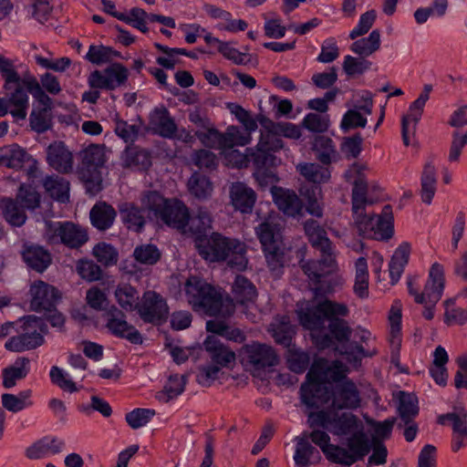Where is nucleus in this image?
<instances>
[{
    "label": "nucleus",
    "mask_w": 467,
    "mask_h": 467,
    "mask_svg": "<svg viewBox=\"0 0 467 467\" xmlns=\"http://www.w3.org/2000/svg\"><path fill=\"white\" fill-rule=\"evenodd\" d=\"M271 192L275 203L285 214L288 216L301 214L303 202L294 191L273 185Z\"/></svg>",
    "instance_id": "nucleus-24"
},
{
    "label": "nucleus",
    "mask_w": 467,
    "mask_h": 467,
    "mask_svg": "<svg viewBox=\"0 0 467 467\" xmlns=\"http://www.w3.org/2000/svg\"><path fill=\"white\" fill-rule=\"evenodd\" d=\"M213 218L211 213L204 208H199L192 216L189 214L186 233L193 240L194 246L200 244V240L209 236L207 234L212 229Z\"/></svg>",
    "instance_id": "nucleus-26"
},
{
    "label": "nucleus",
    "mask_w": 467,
    "mask_h": 467,
    "mask_svg": "<svg viewBox=\"0 0 467 467\" xmlns=\"http://www.w3.org/2000/svg\"><path fill=\"white\" fill-rule=\"evenodd\" d=\"M313 150L317 153V160L325 165H328L337 160V151L332 139L327 136L316 137Z\"/></svg>",
    "instance_id": "nucleus-44"
},
{
    "label": "nucleus",
    "mask_w": 467,
    "mask_h": 467,
    "mask_svg": "<svg viewBox=\"0 0 467 467\" xmlns=\"http://www.w3.org/2000/svg\"><path fill=\"white\" fill-rule=\"evenodd\" d=\"M155 415V410L151 409L137 408L125 415L128 425L137 430L145 426Z\"/></svg>",
    "instance_id": "nucleus-58"
},
{
    "label": "nucleus",
    "mask_w": 467,
    "mask_h": 467,
    "mask_svg": "<svg viewBox=\"0 0 467 467\" xmlns=\"http://www.w3.org/2000/svg\"><path fill=\"white\" fill-rule=\"evenodd\" d=\"M299 393L301 402L309 409H318L332 398V389L327 383L304 382Z\"/></svg>",
    "instance_id": "nucleus-20"
},
{
    "label": "nucleus",
    "mask_w": 467,
    "mask_h": 467,
    "mask_svg": "<svg viewBox=\"0 0 467 467\" xmlns=\"http://www.w3.org/2000/svg\"><path fill=\"white\" fill-rule=\"evenodd\" d=\"M411 246L408 242H402L395 250L389 264L391 285L397 284L409 263Z\"/></svg>",
    "instance_id": "nucleus-34"
},
{
    "label": "nucleus",
    "mask_w": 467,
    "mask_h": 467,
    "mask_svg": "<svg viewBox=\"0 0 467 467\" xmlns=\"http://www.w3.org/2000/svg\"><path fill=\"white\" fill-rule=\"evenodd\" d=\"M337 315H349L348 306L325 298L316 306L301 310L298 319L304 328L314 331L324 329L325 319Z\"/></svg>",
    "instance_id": "nucleus-10"
},
{
    "label": "nucleus",
    "mask_w": 467,
    "mask_h": 467,
    "mask_svg": "<svg viewBox=\"0 0 467 467\" xmlns=\"http://www.w3.org/2000/svg\"><path fill=\"white\" fill-rule=\"evenodd\" d=\"M30 360L26 357H19L14 365L6 367L2 371L3 387L11 389L16 386L17 379H25L29 373Z\"/></svg>",
    "instance_id": "nucleus-38"
},
{
    "label": "nucleus",
    "mask_w": 467,
    "mask_h": 467,
    "mask_svg": "<svg viewBox=\"0 0 467 467\" xmlns=\"http://www.w3.org/2000/svg\"><path fill=\"white\" fill-rule=\"evenodd\" d=\"M425 104H422L418 99H415L410 105L409 109V113L406 116L402 117L401 119V135H402V140L405 146L410 145V139H409V130H408V125L409 122L411 121L416 125L418 121L420 119L421 115L423 113Z\"/></svg>",
    "instance_id": "nucleus-52"
},
{
    "label": "nucleus",
    "mask_w": 467,
    "mask_h": 467,
    "mask_svg": "<svg viewBox=\"0 0 467 467\" xmlns=\"http://www.w3.org/2000/svg\"><path fill=\"white\" fill-rule=\"evenodd\" d=\"M398 410L401 420L405 424L410 423L419 414L416 398L409 393L401 391Z\"/></svg>",
    "instance_id": "nucleus-51"
},
{
    "label": "nucleus",
    "mask_w": 467,
    "mask_h": 467,
    "mask_svg": "<svg viewBox=\"0 0 467 467\" xmlns=\"http://www.w3.org/2000/svg\"><path fill=\"white\" fill-rule=\"evenodd\" d=\"M231 201L236 210L250 213L256 201V193L244 183L237 182L231 188Z\"/></svg>",
    "instance_id": "nucleus-32"
},
{
    "label": "nucleus",
    "mask_w": 467,
    "mask_h": 467,
    "mask_svg": "<svg viewBox=\"0 0 467 467\" xmlns=\"http://www.w3.org/2000/svg\"><path fill=\"white\" fill-rule=\"evenodd\" d=\"M26 210H35L40 204L41 196L31 185L22 184L15 199Z\"/></svg>",
    "instance_id": "nucleus-55"
},
{
    "label": "nucleus",
    "mask_w": 467,
    "mask_h": 467,
    "mask_svg": "<svg viewBox=\"0 0 467 467\" xmlns=\"http://www.w3.org/2000/svg\"><path fill=\"white\" fill-rule=\"evenodd\" d=\"M146 209L167 226L186 233L189 209L178 199H168L157 191L147 192L141 199Z\"/></svg>",
    "instance_id": "nucleus-7"
},
{
    "label": "nucleus",
    "mask_w": 467,
    "mask_h": 467,
    "mask_svg": "<svg viewBox=\"0 0 467 467\" xmlns=\"http://www.w3.org/2000/svg\"><path fill=\"white\" fill-rule=\"evenodd\" d=\"M302 435L318 446L328 462L350 466L361 461L371 450L370 441L365 432H357L346 441V447L331 444L330 437L321 430L303 431Z\"/></svg>",
    "instance_id": "nucleus-4"
},
{
    "label": "nucleus",
    "mask_w": 467,
    "mask_h": 467,
    "mask_svg": "<svg viewBox=\"0 0 467 467\" xmlns=\"http://www.w3.org/2000/svg\"><path fill=\"white\" fill-rule=\"evenodd\" d=\"M32 393L29 389L21 390L17 395L4 393L1 397L2 406L10 412L17 413L34 405Z\"/></svg>",
    "instance_id": "nucleus-39"
},
{
    "label": "nucleus",
    "mask_w": 467,
    "mask_h": 467,
    "mask_svg": "<svg viewBox=\"0 0 467 467\" xmlns=\"http://www.w3.org/2000/svg\"><path fill=\"white\" fill-rule=\"evenodd\" d=\"M192 161L195 166L209 171L215 170L218 165L217 156L211 150L201 149L193 152Z\"/></svg>",
    "instance_id": "nucleus-64"
},
{
    "label": "nucleus",
    "mask_w": 467,
    "mask_h": 467,
    "mask_svg": "<svg viewBox=\"0 0 467 467\" xmlns=\"http://www.w3.org/2000/svg\"><path fill=\"white\" fill-rule=\"evenodd\" d=\"M137 312L144 323L157 325L167 319L169 307L159 293L148 290L143 293Z\"/></svg>",
    "instance_id": "nucleus-13"
},
{
    "label": "nucleus",
    "mask_w": 467,
    "mask_h": 467,
    "mask_svg": "<svg viewBox=\"0 0 467 467\" xmlns=\"http://www.w3.org/2000/svg\"><path fill=\"white\" fill-rule=\"evenodd\" d=\"M44 188L56 201L66 203L69 201V182L57 175L47 176L43 182Z\"/></svg>",
    "instance_id": "nucleus-42"
},
{
    "label": "nucleus",
    "mask_w": 467,
    "mask_h": 467,
    "mask_svg": "<svg viewBox=\"0 0 467 467\" xmlns=\"http://www.w3.org/2000/svg\"><path fill=\"white\" fill-rule=\"evenodd\" d=\"M259 123L263 127L260 140L255 147L246 148L250 164L255 169L256 180L263 186L273 185L278 182V177L274 171L279 162L275 153L284 147L283 140L275 130V123L266 117H261Z\"/></svg>",
    "instance_id": "nucleus-2"
},
{
    "label": "nucleus",
    "mask_w": 467,
    "mask_h": 467,
    "mask_svg": "<svg viewBox=\"0 0 467 467\" xmlns=\"http://www.w3.org/2000/svg\"><path fill=\"white\" fill-rule=\"evenodd\" d=\"M120 57V52L110 47L91 45L85 57L94 65H101Z\"/></svg>",
    "instance_id": "nucleus-50"
},
{
    "label": "nucleus",
    "mask_w": 467,
    "mask_h": 467,
    "mask_svg": "<svg viewBox=\"0 0 467 467\" xmlns=\"http://www.w3.org/2000/svg\"><path fill=\"white\" fill-rule=\"evenodd\" d=\"M116 216L115 209L105 202H97L89 213L91 224L99 231L109 229L113 225Z\"/></svg>",
    "instance_id": "nucleus-35"
},
{
    "label": "nucleus",
    "mask_w": 467,
    "mask_h": 467,
    "mask_svg": "<svg viewBox=\"0 0 467 467\" xmlns=\"http://www.w3.org/2000/svg\"><path fill=\"white\" fill-rule=\"evenodd\" d=\"M295 441L296 443L294 454L296 467H308L309 464L317 463L321 460L319 451L302 434L296 437Z\"/></svg>",
    "instance_id": "nucleus-31"
},
{
    "label": "nucleus",
    "mask_w": 467,
    "mask_h": 467,
    "mask_svg": "<svg viewBox=\"0 0 467 467\" xmlns=\"http://www.w3.org/2000/svg\"><path fill=\"white\" fill-rule=\"evenodd\" d=\"M304 230L311 245L320 251L321 258L303 262L301 268L308 278L309 286L315 297L325 298L334 292L337 285L333 275L335 257L332 243L327 237L325 228L314 219H308L304 223Z\"/></svg>",
    "instance_id": "nucleus-1"
},
{
    "label": "nucleus",
    "mask_w": 467,
    "mask_h": 467,
    "mask_svg": "<svg viewBox=\"0 0 467 467\" xmlns=\"http://www.w3.org/2000/svg\"><path fill=\"white\" fill-rule=\"evenodd\" d=\"M122 223L128 230L141 233L146 224L144 209L134 202H122L118 206Z\"/></svg>",
    "instance_id": "nucleus-29"
},
{
    "label": "nucleus",
    "mask_w": 467,
    "mask_h": 467,
    "mask_svg": "<svg viewBox=\"0 0 467 467\" xmlns=\"http://www.w3.org/2000/svg\"><path fill=\"white\" fill-rule=\"evenodd\" d=\"M93 255L105 266L114 265L118 262V251L109 244L99 243L93 248Z\"/></svg>",
    "instance_id": "nucleus-57"
},
{
    "label": "nucleus",
    "mask_w": 467,
    "mask_h": 467,
    "mask_svg": "<svg viewBox=\"0 0 467 467\" xmlns=\"http://www.w3.org/2000/svg\"><path fill=\"white\" fill-rule=\"evenodd\" d=\"M28 268L43 273L52 263L51 254L41 245L25 244L21 253Z\"/></svg>",
    "instance_id": "nucleus-28"
},
{
    "label": "nucleus",
    "mask_w": 467,
    "mask_h": 467,
    "mask_svg": "<svg viewBox=\"0 0 467 467\" xmlns=\"http://www.w3.org/2000/svg\"><path fill=\"white\" fill-rule=\"evenodd\" d=\"M328 371L327 360L323 358H317L311 365L306 377V382L327 383Z\"/></svg>",
    "instance_id": "nucleus-59"
},
{
    "label": "nucleus",
    "mask_w": 467,
    "mask_h": 467,
    "mask_svg": "<svg viewBox=\"0 0 467 467\" xmlns=\"http://www.w3.org/2000/svg\"><path fill=\"white\" fill-rule=\"evenodd\" d=\"M195 248L199 255L209 263L227 262L231 268L238 271L245 270L248 264L246 244L237 238L218 232H213L205 239H201Z\"/></svg>",
    "instance_id": "nucleus-6"
},
{
    "label": "nucleus",
    "mask_w": 467,
    "mask_h": 467,
    "mask_svg": "<svg viewBox=\"0 0 467 467\" xmlns=\"http://www.w3.org/2000/svg\"><path fill=\"white\" fill-rule=\"evenodd\" d=\"M114 131L124 142H134L138 136L140 128L134 124H129L126 120L117 117L115 119Z\"/></svg>",
    "instance_id": "nucleus-62"
},
{
    "label": "nucleus",
    "mask_w": 467,
    "mask_h": 467,
    "mask_svg": "<svg viewBox=\"0 0 467 467\" xmlns=\"http://www.w3.org/2000/svg\"><path fill=\"white\" fill-rule=\"evenodd\" d=\"M444 271L443 266L439 263H434L430 269L429 278L425 284L422 293H419L415 288L416 277H408L407 286L408 292L414 296L417 304L423 305L425 303L437 304L441 298L444 289Z\"/></svg>",
    "instance_id": "nucleus-11"
},
{
    "label": "nucleus",
    "mask_w": 467,
    "mask_h": 467,
    "mask_svg": "<svg viewBox=\"0 0 467 467\" xmlns=\"http://www.w3.org/2000/svg\"><path fill=\"white\" fill-rule=\"evenodd\" d=\"M4 97L0 98V117L11 114L15 122L25 120L29 108V85L34 75L21 77L12 61L7 67H3Z\"/></svg>",
    "instance_id": "nucleus-5"
},
{
    "label": "nucleus",
    "mask_w": 467,
    "mask_h": 467,
    "mask_svg": "<svg viewBox=\"0 0 467 467\" xmlns=\"http://www.w3.org/2000/svg\"><path fill=\"white\" fill-rule=\"evenodd\" d=\"M213 364L222 368H230L235 361V353L224 346L214 336H208L203 342Z\"/></svg>",
    "instance_id": "nucleus-27"
},
{
    "label": "nucleus",
    "mask_w": 467,
    "mask_h": 467,
    "mask_svg": "<svg viewBox=\"0 0 467 467\" xmlns=\"http://www.w3.org/2000/svg\"><path fill=\"white\" fill-rule=\"evenodd\" d=\"M465 418V415L461 417L455 412H449L440 415L438 417L437 422L441 425L451 423L453 433H460L463 439H467V421Z\"/></svg>",
    "instance_id": "nucleus-61"
},
{
    "label": "nucleus",
    "mask_w": 467,
    "mask_h": 467,
    "mask_svg": "<svg viewBox=\"0 0 467 467\" xmlns=\"http://www.w3.org/2000/svg\"><path fill=\"white\" fill-rule=\"evenodd\" d=\"M348 316V315H337L327 319V329L330 337H332L333 341H337L341 345L350 340L353 332L348 322L344 319V317Z\"/></svg>",
    "instance_id": "nucleus-41"
},
{
    "label": "nucleus",
    "mask_w": 467,
    "mask_h": 467,
    "mask_svg": "<svg viewBox=\"0 0 467 467\" xmlns=\"http://www.w3.org/2000/svg\"><path fill=\"white\" fill-rule=\"evenodd\" d=\"M234 299L240 305L253 302L257 296L255 285L245 276L238 275L232 285Z\"/></svg>",
    "instance_id": "nucleus-40"
},
{
    "label": "nucleus",
    "mask_w": 467,
    "mask_h": 467,
    "mask_svg": "<svg viewBox=\"0 0 467 467\" xmlns=\"http://www.w3.org/2000/svg\"><path fill=\"white\" fill-rule=\"evenodd\" d=\"M31 156L16 143L0 148V165L6 168L20 170Z\"/></svg>",
    "instance_id": "nucleus-33"
},
{
    "label": "nucleus",
    "mask_w": 467,
    "mask_h": 467,
    "mask_svg": "<svg viewBox=\"0 0 467 467\" xmlns=\"http://www.w3.org/2000/svg\"><path fill=\"white\" fill-rule=\"evenodd\" d=\"M30 306L36 312H43L57 306L61 298V294L55 286L38 280L30 286Z\"/></svg>",
    "instance_id": "nucleus-16"
},
{
    "label": "nucleus",
    "mask_w": 467,
    "mask_h": 467,
    "mask_svg": "<svg viewBox=\"0 0 467 467\" xmlns=\"http://www.w3.org/2000/svg\"><path fill=\"white\" fill-rule=\"evenodd\" d=\"M105 163V156L99 146L91 145L81 153L80 174L87 183H100L99 169Z\"/></svg>",
    "instance_id": "nucleus-18"
},
{
    "label": "nucleus",
    "mask_w": 467,
    "mask_h": 467,
    "mask_svg": "<svg viewBox=\"0 0 467 467\" xmlns=\"http://www.w3.org/2000/svg\"><path fill=\"white\" fill-rule=\"evenodd\" d=\"M188 190L197 199L205 200L212 194L213 183L206 175L194 171L188 181Z\"/></svg>",
    "instance_id": "nucleus-46"
},
{
    "label": "nucleus",
    "mask_w": 467,
    "mask_h": 467,
    "mask_svg": "<svg viewBox=\"0 0 467 467\" xmlns=\"http://www.w3.org/2000/svg\"><path fill=\"white\" fill-rule=\"evenodd\" d=\"M195 136L208 148L224 150V132H221L212 126L205 130L195 131Z\"/></svg>",
    "instance_id": "nucleus-53"
},
{
    "label": "nucleus",
    "mask_w": 467,
    "mask_h": 467,
    "mask_svg": "<svg viewBox=\"0 0 467 467\" xmlns=\"http://www.w3.org/2000/svg\"><path fill=\"white\" fill-rule=\"evenodd\" d=\"M185 389V379L184 377H179L178 375H171L169 378L168 383L164 386L162 391L158 393V399L164 402H169L170 400L177 398L181 395Z\"/></svg>",
    "instance_id": "nucleus-54"
},
{
    "label": "nucleus",
    "mask_w": 467,
    "mask_h": 467,
    "mask_svg": "<svg viewBox=\"0 0 467 467\" xmlns=\"http://www.w3.org/2000/svg\"><path fill=\"white\" fill-rule=\"evenodd\" d=\"M371 62L365 58H357L350 55L344 57L343 69L348 77L362 75L370 68Z\"/></svg>",
    "instance_id": "nucleus-63"
},
{
    "label": "nucleus",
    "mask_w": 467,
    "mask_h": 467,
    "mask_svg": "<svg viewBox=\"0 0 467 467\" xmlns=\"http://www.w3.org/2000/svg\"><path fill=\"white\" fill-rule=\"evenodd\" d=\"M46 237L50 244H64L70 249H78L88 241V231L69 221L46 223Z\"/></svg>",
    "instance_id": "nucleus-9"
},
{
    "label": "nucleus",
    "mask_w": 467,
    "mask_h": 467,
    "mask_svg": "<svg viewBox=\"0 0 467 467\" xmlns=\"http://www.w3.org/2000/svg\"><path fill=\"white\" fill-rule=\"evenodd\" d=\"M106 328L115 337L127 339L134 345H141L143 337L140 332L126 320V314L112 305L105 312Z\"/></svg>",
    "instance_id": "nucleus-12"
},
{
    "label": "nucleus",
    "mask_w": 467,
    "mask_h": 467,
    "mask_svg": "<svg viewBox=\"0 0 467 467\" xmlns=\"http://www.w3.org/2000/svg\"><path fill=\"white\" fill-rule=\"evenodd\" d=\"M242 355L243 361L249 363L255 369L273 367L278 363V357L273 348L258 342L244 345Z\"/></svg>",
    "instance_id": "nucleus-17"
},
{
    "label": "nucleus",
    "mask_w": 467,
    "mask_h": 467,
    "mask_svg": "<svg viewBox=\"0 0 467 467\" xmlns=\"http://www.w3.org/2000/svg\"><path fill=\"white\" fill-rule=\"evenodd\" d=\"M336 436H353L357 432H364L358 418L351 412L338 413L333 411L329 430Z\"/></svg>",
    "instance_id": "nucleus-25"
},
{
    "label": "nucleus",
    "mask_w": 467,
    "mask_h": 467,
    "mask_svg": "<svg viewBox=\"0 0 467 467\" xmlns=\"http://www.w3.org/2000/svg\"><path fill=\"white\" fill-rule=\"evenodd\" d=\"M380 47V33L375 29L368 37H363L352 43L350 49L361 57H368L377 51Z\"/></svg>",
    "instance_id": "nucleus-48"
},
{
    "label": "nucleus",
    "mask_w": 467,
    "mask_h": 467,
    "mask_svg": "<svg viewBox=\"0 0 467 467\" xmlns=\"http://www.w3.org/2000/svg\"><path fill=\"white\" fill-rule=\"evenodd\" d=\"M375 234L372 235L371 239L377 241H389L394 234V217L392 213V207L389 204H386L379 215L376 214L374 223Z\"/></svg>",
    "instance_id": "nucleus-36"
},
{
    "label": "nucleus",
    "mask_w": 467,
    "mask_h": 467,
    "mask_svg": "<svg viewBox=\"0 0 467 467\" xmlns=\"http://www.w3.org/2000/svg\"><path fill=\"white\" fill-rule=\"evenodd\" d=\"M225 141L224 150L232 149L234 146H245L251 141V135L244 131L241 128L232 125L224 132Z\"/></svg>",
    "instance_id": "nucleus-56"
},
{
    "label": "nucleus",
    "mask_w": 467,
    "mask_h": 467,
    "mask_svg": "<svg viewBox=\"0 0 467 467\" xmlns=\"http://www.w3.org/2000/svg\"><path fill=\"white\" fill-rule=\"evenodd\" d=\"M66 442L57 436L47 435L35 441L26 448V457L30 460H38L47 454L56 455L64 451Z\"/></svg>",
    "instance_id": "nucleus-23"
},
{
    "label": "nucleus",
    "mask_w": 467,
    "mask_h": 467,
    "mask_svg": "<svg viewBox=\"0 0 467 467\" xmlns=\"http://www.w3.org/2000/svg\"><path fill=\"white\" fill-rule=\"evenodd\" d=\"M129 78L128 68L115 62L103 71L94 70L88 77V85L92 88L114 90L126 84Z\"/></svg>",
    "instance_id": "nucleus-14"
},
{
    "label": "nucleus",
    "mask_w": 467,
    "mask_h": 467,
    "mask_svg": "<svg viewBox=\"0 0 467 467\" xmlns=\"http://www.w3.org/2000/svg\"><path fill=\"white\" fill-rule=\"evenodd\" d=\"M149 124L154 134L166 139H172L177 132V124L164 106L155 108L150 114Z\"/></svg>",
    "instance_id": "nucleus-22"
},
{
    "label": "nucleus",
    "mask_w": 467,
    "mask_h": 467,
    "mask_svg": "<svg viewBox=\"0 0 467 467\" xmlns=\"http://www.w3.org/2000/svg\"><path fill=\"white\" fill-rule=\"evenodd\" d=\"M115 297L123 310H137L140 304L138 290L130 284H119L115 290Z\"/></svg>",
    "instance_id": "nucleus-45"
},
{
    "label": "nucleus",
    "mask_w": 467,
    "mask_h": 467,
    "mask_svg": "<svg viewBox=\"0 0 467 467\" xmlns=\"http://www.w3.org/2000/svg\"><path fill=\"white\" fill-rule=\"evenodd\" d=\"M124 168H137L147 171L152 164L150 152L137 145H128L121 154Z\"/></svg>",
    "instance_id": "nucleus-30"
},
{
    "label": "nucleus",
    "mask_w": 467,
    "mask_h": 467,
    "mask_svg": "<svg viewBox=\"0 0 467 467\" xmlns=\"http://www.w3.org/2000/svg\"><path fill=\"white\" fill-rule=\"evenodd\" d=\"M136 261L144 265H155L161 259V253L155 244L137 246L133 252Z\"/></svg>",
    "instance_id": "nucleus-60"
},
{
    "label": "nucleus",
    "mask_w": 467,
    "mask_h": 467,
    "mask_svg": "<svg viewBox=\"0 0 467 467\" xmlns=\"http://www.w3.org/2000/svg\"><path fill=\"white\" fill-rule=\"evenodd\" d=\"M47 161L59 173L67 174L73 170L72 152L63 141H55L47 147Z\"/></svg>",
    "instance_id": "nucleus-21"
},
{
    "label": "nucleus",
    "mask_w": 467,
    "mask_h": 467,
    "mask_svg": "<svg viewBox=\"0 0 467 467\" xmlns=\"http://www.w3.org/2000/svg\"><path fill=\"white\" fill-rule=\"evenodd\" d=\"M331 400L332 407L336 410L357 409L360 404L359 391L350 379L334 386Z\"/></svg>",
    "instance_id": "nucleus-19"
},
{
    "label": "nucleus",
    "mask_w": 467,
    "mask_h": 467,
    "mask_svg": "<svg viewBox=\"0 0 467 467\" xmlns=\"http://www.w3.org/2000/svg\"><path fill=\"white\" fill-rule=\"evenodd\" d=\"M299 173L312 184L320 185L330 179V171L317 163H304L298 166Z\"/></svg>",
    "instance_id": "nucleus-47"
},
{
    "label": "nucleus",
    "mask_w": 467,
    "mask_h": 467,
    "mask_svg": "<svg viewBox=\"0 0 467 467\" xmlns=\"http://www.w3.org/2000/svg\"><path fill=\"white\" fill-rule=\"evenodd\" d=\"M255 233L262 244L269 266L272 269L281 266L280 254H278L280 233L277 224L265 221L255 228Z\"/></svg>",
    "instance_id": "nucleus-15"
},
{
    "label": "nucleus",
    "mask_w": 467,
    "mask_h": 467,
    "mask_svg": "<svg viewBox=\"0 0 467 467\" xmlns=\"http://www.w3.org/2000/svg\"><path fill=\"white\" fill-rule=\"evenodd\" d=\"M183 290L188 304L196 313L223 317L234 313V299L221 288L217 289L199 276L188 277Z\"/></svg>",
    "instance_id": "nucleus-3"
},
{
    "label": "nucleus",
    "mask_w": 467,
    "mask_h": 467,
    "mask_svg": "<svg viewBox=\"0 0 467 467\" xmlns=\"http://www.w3.org/2000/svg\"><path fill=\"white\" fill-rule=\"evenodd\" d=\"M21 322L19 333L8 338L5 344V348L8 351L33 350L45 343V336L48 333V327L42 317L29 315L24 317Z\"/></svg>",
    "instance_id": "nucleus-8"
},
{
    "label": "nucleus",
    "mask_w": 467,
    "mask_h": 467,
    "mask_svg": "<svg viewBox=\"0 0 467 467\" xmlns=\"http://www.w3.org/2000/svg\"><path fill=\"white\" fill-rule=\"evenodd\" d=\"M51 109L36 108L30 113L29 124L31 130L37 133H44L52 126Z\"/></svg>",
    "instance_id": "nucleus-49"
},
{
    "label": "nucleus",
    "mask_w": 467,
    "mask_h": 467,
    "mask_svg": "<svg viewBox=\"0 0 467 467\" xmlns=\"http://www.w3.org/2000/svg\"><path fill=\"white\" fill-rule=\"evenodd\" d=\"M421 201L431 204L437 189L436 169L432 162H427L423 168L420 178Z\"/></svg>",
    "instance_id": "nucleus-43"
},
{
    "label": "nucleus",
    "mask_w": 467,
    "mask_h": 467,
    "mask_svg": "<svg viewBox=\"0 0 467 467\" xmlns=\"http://www.w3.org/2000/svg\"><path fill=\"white\" fill-rule=\"evenodd\" d=\"M0 210L5 220L14 227H21L27 219L25 209L15 199L0 200Z\"/></svg>",
    "instance_id": "nucleus-37"
}]
</instances>
